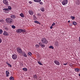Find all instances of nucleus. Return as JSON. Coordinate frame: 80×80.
<instances>
[{"instance_id": "nucleus-1", "label": "nucleus", "mask_w": 80, "mask_h": 80, "mask_svg": "<svg viewBox=\"0 0 80 80\" xmlns=\"http://www.w3.org/2000/svg\"><path fill=\"white\" fill-rule=\"evenodd\" d=\"M41 42L42 43H44V44H47L48 43V41L45 38L42 39Z\"/></svg>"}, {"instance_id": "nucleus-2", "label": "nucleus", "mask_w": 80, "mask_h": 80, "mask_svg": "<svg viewBox=\"0 0 80 80\" xmlns=\"http://www.w3.org/2000/svg\"><path fill=\"white\" fill-rule=\"evenodd\" d=\"M6 21L8 23H11L13 22V19L10 18H7L6 19Z\"/></svg>"}, {"instance_id": "nucleus-3", "label": "nucleus", "mask_w": 80, "mask_h": 80, "mask_svg": "<svg viewBox=\"0 0 80 80\" xmlns=\"http://www.w3.org/2000/svg\"><path fill=\"white\" fill-rule=\"evenodd\" d=\"M17 52H18V53H20V54H22V48L20 47H18L17 48Z\"/></svg>"}, {"instance_id": "nucleus-4", "label": "nucleus", "mask_w": 80, "mask_h": 80, "mask_svg": "<svg viewBox=\"0 0 80 80\" xmlns=\"http://www.w3.org/2000/svg\"><path fill=\"white\" fill-rule=\"evenodd\" d=\"M68 3V0H63L62 1V3L63 5H66Z\"/></svg>"}, {"instance_id": "nucleus-5", "label": "nucleus", "mask_w": 80, "mask_h": 80, "mask_svg": "<svg viewBox=\"0 0 80 80\" xmlns=\"http://www.w3.org/2000/svg\"><path fill=\"white\" fill-rule=\"evenodd\" d=\"M3 10L6 13H8L10 12V10H8V8L3 9Z\"/></svg>"}, {"instance_id": "nucleus-6", "label": "nucleus", "mask_w": 80, "mask_h": 80, "mask_svg": "<svg viewBox=\"0 0 80 80\" xmlns=\"http://www.w3.org/2000/svg\"><path fill=\"white\" fill-rule=\"evenodd\" d=\"M3 2L4 4L6 5H8V2L7 0H3Z\"/></svg>"}, {"instance_id": "nucleus-7", "label": "nucleus", "mask_w": 80, "mask_h": 80, "mask_svg": "<svg viewBox=\"0 0 80 80\" xmlns=\"http://www.w3.org/2000/svg\"><path fill=\"white\" fill-rule=\"evenodd\" d=\"M12 58L13 60H16L17 58V56L16 54H13L12 56Z\"/></svg>"}, {"instance_id": "nucleus-8", "label": "nucleus", "mask_w": 80, "mask_h": 80, "mask_svg": "<svg viewBox=\"0 0 80 80\" xmlns=\"http://www.w3.org/2000/svg\"><path fill=\"white\" fill-rule=\"evenodd\" d=\"M28 13L30 15H33V11L32 10H29Z\"/></svg>"}, {"instance_id": "nucleus-9", "label": "nucleus", "mask_w": 80, "mask_h": 80, "mask_svg": "<svg viewBox=\"0 0 80 80\" xmlns=\"http://www.w3.org/2000/svg\"><path fill=\"white\" fill-rule=\"evenodd\" d=\"M22 55L25 58H27L28 57L27 55V54H26L25 52H22Z\"/></svg>"}, {"instance_id": "nucleus-10", "label": "nucleus", "mask_w": 80, "mask_h": 80, "mask_svg": "<svg viewBox=\"0 0 80 80\" xmlns=\"http://www.w3.org/2000/svg\"><path fill=\"white\" fill-rule=\"evenodd\" d=\"M54 63L56 64V65H60V62L58 61L57 60H55L54 61Z\"/></svg>"}, {"instance_id": "nucleus-11", "label": "nucleus", "mask_w": 80, "mask_h": 80, "mask_svg": "<svg viewBox=\"0 0 80 80\" xmlns=\"http://www.w3.org/2000/svg\"><path fill=\"white\" fill-rule=\"evenodd\" d=\"M39 45L40 46V47H42V48H44V47H45V45L44 44H42V43L41 42H39Z\"/></svg>"}, {"instance_id": "nucleus-12", "label": "nucleus", "mask_w": 80, "mask_h": 80, "mask_svg": "<svg viewBox=\"0 0 80 80\" xmlns=\"http://www.w3.org/2000/svg\"><path fill=\"white\" fill-rule=\"evenodd\" d=\"M38 78V76H37V75L35 74L33 75V78H34V80H37V78Z\"/></svg>"}, {"instance_id": "nucleus-13", "label": "nucleus", "mask_w": 80, "mask_h": 80, "mask_svg": "<svg viewBox=\"0 0 80 80\" xmlns=\"http://www.w3.org/2000/svg\"><path fill=\"white\" fill-rule=\"evenodd\" d=\"M16 32L18 33H21V29H18L16 30Z\"/></svg>"}, {"instance_id": "nucleus-14", "label": "nucleus", "mask_w": 80, "mask_h": 80, "mask_svg": "<svg viewBox=\"0 0 80 80\" xmlns=\"http://www.w3.org/2000/svg\"><path fill=\"white\" fill-rule=\"evenodd\" d=\"M3 35H5V36H8V34L7 32L4 31Z\"/></svg>"}, {"instance_id": "nucleus-15", "label": "nucleus", "mask_w": 80, "mask_h": 80, "mask_svg": "<svg viewBox=\"0 0 80 80\" xmlns=\"http://www.w3.org/2000/svg\"><path fill=\"white\" fill-rule=\"evenodd\" d=\"M75 71L76 72H78L80 71V69L78 68H76L75 69Z\"/></svg>"}, {"instance_id": "nucleus-16", "label": "nucleus", "mask_w": 80, "mask_h": 80, "mask_svg": "<svg viewBox=\"0 0 80 80\" xmlns=\"http://www.w3.org/2000/svg\"><path fill=\"white\" fill-rule=\"evenodd\" d=\"M6 77H9V72H8V71H6Z\"/></svg>"}, {"instance_id": "nucleus-17", "label": "nucleus", "mask_w": 80, "mask_h": 80, "mask_svg": "<svg viewBox=\"0 0 80 80\" xmlns=\"http://www.w3.org/2000/svg\"><path fill=\"white\" fill-rule=\"evenodd\" d=\"M54 45H55L56 46V47H58V46H59V43L58 42H56L54 43Z\"/></svg>"}, {"instance_id": "nucleus-18", "label": "nucleus", "mask_w": 80, "mask_h": 80, "mask_svg": "<svg viewBox=\"0 0 80 80\" xmlns=\"http://www.w3.org/2000/svg\"><path fill=\"white\" fill-rule=\"evenodd\" d=\"M34 23H37L38 24H39V25H41V23H40L38 21H34Z\"/></svg>"}, {"instance_id": "nucleus-19", "label": "nucleus", "mask_w": 80, "mask_h": 80, "mask_svg": "<svg viewBox=\"0 0 80 80\" xmlns=\"http://www.w3.org/2000/svg\"><path fill=\"white\" fill-rule=\"evenodd\" d=\"M25 32H26L25 30L21 29V33H25Z\"/></svg>"}, {"instance_id": "nucleus-20", "label": "nucleus", "mask_w": 80, "mask_h": 80, "mask_svg": "<svg viewBox=\"0 0 80 80\" xmlns=\"http://www.w3.org/2000/svg\"><path fill=\"white\" fill-rule=\"evenodd\" d=\"M34 2H41V0H33Z\"/></svg>"}, {"instance_id": "nucleus-21", "label": "nucleus", "mask_w": 80, "mask_h": 80, "mask_svg": "<svg viewBox=\"0 0 80 80\" xmlns=\"http://www.w3.org/2000/svg\"><path fill=\"white\" fill-rule=\"evenodd\" d=\"M40 10H41L42 12H44L45 11V8H40Z\"/></svg>"}, {"instance_id": "nucleus-22", "label": "nucleus", "mask_w": 80, "mask_h": 80, "mask_svg": "<svg viewBox=\"0 0 80 80\" xmlns=\"http://www.w3.org/2000/svg\"><path fill=\"white\" fill-rule=\"evenodd\" d=\"M20 15L21 16V17H22V18H23V17H24V14H23V13H21L20 14Z\"/></svg>"}, {"instance_id": "nucleus-23", "label": "nucleus", "mask_w": 80, "mask_h": 80, "mask_svg": "<svg viewBox=\"0 0 80 80\" xmlns=\"http://www.w3.org/2000/svg\"><path fill=\"white\" fill-rule=\"evenodd\" d=\"M9 80H14V78L13 77H12L11 76L9 78Z\"/></svg>"}, {"instance_id": "nucleus-24", "label": "nucleus", "mask_w": 80, "mask_h": 80, "mask_svg": "<svg viewBox=\"0 0 80 80\" xmlns=\"http://www.w3.org/2000/svg\"><path fill=\"white\" fill-rule=\"evenodd\" d=\"M22 70L23 71H25V72H27V69L26 68H23Z\"/></svg>"}, {"instance_id": "nucleus-25", "label": "nucleus", "mask_w": 80, "mask_h": 80, "mask_svg": "<svg viewBox=\"0 0 80 80\" xmlns=\"http://www.w3.org/2000/svg\"><path fill=\"white\" fill-rule=\"evenodd\" d=\"M35 47H36V48H39L40 46H39L38 44H36L35 46Z\"/></svg>"}, {"instance_id": "nucleus-26", "label": "nucleus", "mask_w": 80, "mask_h": 80, "mask_svg": "<svg viewBox=\"0 0 80 80\" xmlns=\"http://www.w3.org/2000/svg\"><path fill=\"white\" fill-rule=\"evenodd\" d=\"M49 48H52V49H53L54 48H53V47L52 46H50L49 47Z\"/></svg>"}, {"instance_id": "nucleus-27", "label": "nucleus", "mask_w": 80, "mask_h": 80, "mask_svg": "<svg viewBox=\"0 0 80 80\" xmlns=\"http://www.w3.org/2000/svg\"><path fill=\"white\" fill-rule=\"evenodd\" d=\"M74 25H77V22H74L72 23Z\"/></svg>"}, {"instance_id": "nucleus-28", "label": "nucleus", "mask_w": 80, "mask_h": 80, "mask_svg": "<svg viewBox=\"0 0 80 80\" xmlns=\"http://www.w3.org/2000/svg\"><path fill=\"white\" fill-rule=\"evenodd\" d=\"M71 18H72V20H74V19H75V17L72 16H71Z\"/></svg>"}, {"instance_id": "nucleus-29", "label": "nucleus", "mask_w": 80, "mask_h": 80, "mask_svg": "<svg viewBox=\"0 0 80 80\" xmlns=\"http://www.w3.org/2000/svg\"><path fill=\"white\" fill-rule=\"evenodd\" d=\"M38 63L39 64V65H42V64L41 62H38Z\"/></svg>"}, {"instance_id": "nucleus-30", "label": "nucleus", "mask_w": 80, "mask_h": 80, "mask_svg": "<svg viewBox=\"0 0 80 80\" xmlns=\"http://www.w3.org/2000/svg\"><path fill=\"white\" fill-rule=\"evenodd\" d=\"M12 28H13V29H15V26L14 25L12 26Z\"/></svg>"}, {"instance_id": "nucleus-31", "label": "nucleus", "mask_w": 80, "mask_h": 80, "mask_svg": "<svg viewBox=\"0 0 80 80\" xmlns=\"http://www.w3.org/2000/svg\"><path fill=\"white\" fill-rule=\"evenodd\" d=\"M2 32H3V31L2 29H0V34H2Z\"/></svg>"}, {"instance_id": "nucleus-32", "label": "nucleus", "mask_w": 80, "mask_h": 80, "mask_svg": "<svg viewBox=\"0 0 80 80\" xmlns=\"http://www.w3.org/2000/svg\"><path fill=\"white\" fill-rule=\"evenodd\" d=\"M37 15L39 17H41V13H37Z\"/></svg>"}, {"instance_id": "nucleus-33", "label": "nucleus", "mask_w": 80, "mask_h": 80, "mask_svg": "<svg viewBox=\"0 0 80 80\" xmlns=\"http://www.w3.org/2000/svg\"><path fill=\"white\" fill-rule=\"evenodd\" d=\"M3 19H1V20H0V22H3Z\"/></svg>"}, {"instance_id": "nucleus-34", "label": "nucleus", "mask_w": 80, "mask_h": 80, "mask_svg": "<svg viewBox=\"0 0 80 80\" xmlns=\"http://www.w3.org/2000/svg\"><path fill=\"white\" fill-rule=\"evenodd\" d=\"M28 55L30 56H32V53H31L30 52H29L28 53Z\"/></svg>"}, {"instance_id": "nucleus-35", "label": "nucleus", "mask_w": 80, "mask_h": 80, "mask_svg": "<svg viewBox=\"0 0 80 80\" xmlns=\"http://www.w3.org/2000/svg\"><path fill=\"white\" fill-rule=\"evenodd\" d=\"M8 10H11V9H12V8H11V7H8Z\"/></svg>"}, {"instance_id": "nucleus-36", "label": "nucleus", "mask_w": 80, "mask_h": 80, "mask_svg": "<svg viewBox=\"0 0 80 80\" xmlns=\"http://www.w3.org/2000/svg\"><path fill=\"white\" fill-rule=\"evenodd\" d=\"M2 42V39L1 38H0V43H1Z\"/></svg>"}, {"instance_id": "nucleus-37", "label": "nucleus", "mask_w": 80, "mask_h": 80, "mask_svg": "<svg viewBox=\"0 0 80 80\" xmlns=\"http://www.w3.org/2000/svg\"><path fill=\"white\" fill-rule=\"evenodd\" d=\"M55 25V22H53L52 24V26H54Z\"/></svg>"}, {"instance_id": "nucleus-38", "label": "nucleus", "mask_w": 80, "mask_h": 80, "mask_svg": "<svg viewBox=\"0 0 80 80\" xmlns=\"http://www.w3.org/2000/svg\"><path fill=\"white\" fill-rule=\"evenodd\" d=\"M39 3H40V4L41 5H43V2H39Z\"/></svg>"}, {"instance_id": "nucleus-39", "label": "nucleus", "mask_w": 80, "mask_h": 80, "mask_svg": "<svg viewBox=\"0 0 80 80\" xmlns=\"http://www.w3.org/2000/svg\"><path fill=\"white\" fill-rule=\"evenodd\" d=\"M6 30L7 31H8V30H9V29L8 28H5Z\"/></svg>"}, {"instance_id": "nucleus-40", "label": "nucleus", "mask_w": 80, "mask_h": 80, "mask_svg": "<svg viewBox=\"0 0 80 80\" xmlns=\"http://www.w3.org/2000/svg\"><path fill=\"white\" fill-rule=\"evenodd\" d=\"M8 67H12V65L10 64H9L8 65Z\"/></svg>"}, {"instance_id": "nucleus-41", "label": "nucleus", "mask_w": 80, "mask_h": 80, "mask_svg": "<svg viewBox=\"0 0 80 80\" xmlns=\"http://www.w3.org/2000/svg\"><path fill=\"white\" fill-rule=\"evenodd\" d=\"M32 1H29V3H30V4H32Z\"/></svg>"}, {"instance_id": "nucleus-42", "label": "nucleus", "mask_w": 80, "mask_h": 80, "mask_svg": "<svg viewBox=\"0 0 80 80\" xmlns=\"http://www.w3.org/2000/svg\"><path fill=\"white\" fill-rule=\"evenodd\" d=\"M6 64H7V65H8L10 63H9L8 62H6Z\"/></svg>"}, {"instance_id": "nucleus-43", "label": "nucleus", "mask_w": 80, "mask_h": 80, "mask_svg": "<svg viewBox=\"0 0 80 80\" xmlns=\"http://www.w3.org/2000/svg\"><path fill=\"white\" fill-rule=\"evenodd\" d=\"M52 26H51L50 27V29H52L53 28V27H52Z\"/></svg>"}, {"instance_id": "nucleus-44", "label": "nucleus", "mask_w": 80, "mask_h": 80, "mask_svg": "<svg viewBox=\"0 0 80 80\" xmlns=\"http://www.w3.org/2000/svg\"><path fill=\"white\" fill-rule=\"evenodd\" d=\"M63 65H67V63H66L65 64H63Z\"/></svg>"}, {"instance_id": "nucleus-45", "label": "nucleus", "mask_w": 80, "mask_h": 80, "mask_svg": "<svg viewBox=\"0 0 80 80\" xmlns=\"http://www.w3.org/2000/svg\"><path fill=\"white\" fill-rule=\"evenodd\" d=\"M12 17H13V18H15V15H13Z\"/></svg>"}, {"instance_id": "nucleus-46", "label": "nucleus", "mask_w": 80, "mask_h": 80, "mask_svg": "<svg viewBox=\"0 0 80 80\" xmlns=\"http://www.w3.org/2000/svg\"><path fill=\"white\" fill-rule=\"evenodd\" d=\"M70 26H72V23L70 24Z\"/></svg>"}, {"instance_id": "nucleus-47", "label": "nucleus", "mask_w": 80, "mask_h": 80, "mask_svg": "<svg viewBox=\"0 0 80 80\" xmlns=\"http://www.w3.org/2000/svg\"><path fill=\"white\" fill-rule=\"evenodd\" d=\"M70 21L69 20V21H68V23H70Z\"/></svg>"}, {"instance_id": "nucleus-48", "label": "nucleus", "mask_w": 80, "mask_h": 80, "mask_svg": "<svg viewBox=\"0 0 80 80\" xmlns=\"http://www.w3.org/2000/svg\"><path fill=\"white\" fill-rule=\"evenodd\" d=\"M79 41L80 42V36L79 38Z\"/></svg>"}, {"instance_id": "nucleus-49", "label": "nucleus", "mask_w": 80, "mask_h": 80, "mask_svg": "<svg viewBox=\"0 0 80 80\" xmlns=\"http://www.w3.org/2000/svg\"><path fill=\"white\" fill-rule=\"evenodd\" d=\"M78 2H79V4H80V1H78Z\"/></svg>"}, {"instance_id": "nucleus-50", "label": "nucleus", "mask_w": 80, "mask_h": 80, "mask_svg": "<svg viewBox=\"0 0 80 80\" xmlns=\"http://www.w3.org/2000/svg\"><path fill=\"white\" fill-rule=\"evenodd\" d=\"M39 78H40V77H39Z\"/></svg>"}, {"instance_id": "nucleus-51", "label": "nucleus", "mask_w": 80, "mask_h": 80, "mask_svg": "<svg viewBox=\"0 0 80 80\" xmlns=\"http://www.w3.org/2000/svg\"><path fill=\"white\" fill-rule=\"evenodd\" d=\"M64 35V34H63V35Z\"/></svg>"}, {"instance_id": "nucleus-52", "label": "nucleus", "mask_w": 80, "mask_h": 80, "mask_svg": "<svg viewBox=\"0 0 80 80\" xmlns=\"http://www.w3.org/2000/svg\"><path fill=\"white\" fill-rule=\"evenodd\" d=\"M64 35V34H63V35Z\"/></svg>"}]
</instances>
